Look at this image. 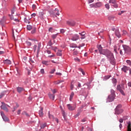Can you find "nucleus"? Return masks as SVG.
<instances>
[{
	"label": "nucleus",
	"instance_id": "obj_1",
	"mask_svg": "<svg viewBox=\"0 0 131 131\" xmlns=\"http://www.w3.org/2000/svg\"><path fill=\"white\" fill-rule=\"evenodd\" d=\"M97 48L98 50H95V53H98L99 51L100 55H104L105 57H107L111 63H114L115 59L114 58L113 53H111V51L108 49H103L101 45H98Z\"/></svg>",
	"mask_w": 131,
	"mask_h": 131
},
{
	"label": "nucleus",
	"instance_id": "obj_2",
	"mask_svg": "<svg viewBox=\"0 0 131 131\" xmlns=\"http://www.w3.org/2000/svg\"><path fill=\"white\" fill-rule=\"evenodd\" d=\"M122 105L121 104H119L117 105L115 108V114L117 115H119V114H121L123 113V109L121 108Z\"/></svg>",
	"mask_w": 131,
	"mask_h": 131
},
{
	"label": "nucleus",
	"instance_id": "obj_3",
	"mask_svg": "<svg viewBox=\"0 0 131 131\" xmlns=\"http://www.w3.org/2000/svg\"><path fill=\"white\" fill-rule=\"evenodd\" d=\"M60 11L56 8L54 10H53L52 12H50L51 15L53 16L54 18L57 17V16H59L60 13H59Z\"/></svg>",
	"mask_w": 131,
	"mask_h": 131
},
{
	"label": "nucleus",
	"instance_id": "obj_4",
	"mask_svg": "<svg viewBox=\"0 0 131 131\" xmlns=\"http://www.w3.org/2000/svg\"><path fill=\"white\" fill-rule=\"evenodd\" d=\"M123 48L125 52V54H127V55H131V49L129 47L126 45H124L123 46Z\"/></svg>",
	"mask_w": 131,
	"mask_h": 131
},
{
	"label": "nucleus",
	"instance_id": "obj_5",
	"mask_svg": "<svg viewBox=\"0 0 131 131\" xmlns=\"http://www.w3.org/2000/svg\"><path fill=\"white\" fill-rule=\"evenodd\" d=\"M41 47V43H38V46L37 45H34L33 46L34 51L36 52V50H37V54H38L40 51Z\"/></svg>",
	"mask_w": 131,
	"mask_h": 131
},
{
	"label": "nucleus",
	"instance_id": "obj_6",
	"mask_svg": "<svg viewBox=\"0 0 131 131\" xmlns=\"http://www.w3.org/2000/svg\"><path fill=\"white\" fill-rule=\"evenodd\" d=\"M1 114L4 121H9V118H8L7 116H6V115H5V113H4V112H1Z\"/></svg>",
	"mask_w": 131,
	"mask_h": 131
},
{
	"label": "nucleus",
	"instance_id": "obj_7",
	"mask_svg": "<svg viewBox=\"0 0 131 131\" xmlns=\"http://www.w3.org/2000/svg\"><path fill=\"white\" fill-rule=\"evenodd\" d=\"M117 90L121 93V94L123 95V96H124L125 94H124V92L122 90V88L120 86V85H118L117 88Z\"/></svg>",
	"mask_w": 131,
	"mask_h": 131
},
{
	"label": "nucleus",
	"instance_id": "obj_8",
	"mask_svg": "<svg viewBox=\"0 0 131 131\" xmlns=\"http://www.w3.org/2000/svg\"><path fill=\"white\" fill-rule=\"evenodd\" d=\"M114 98H115V95L111 94L108 96L107 100L108 101V102H112L114 100Z\"/></svg>",
	"mask_w": 131,
	"mask_h": 131
},
{
	"label": "nucleus",
	"instance_id": "obj_9",
	"mask_svg": "<svg viewBox=\"0 0 131 131\" xmlns=\"http://www.w3.org/2000/svg\"><path fill=\"white\" fill-rule=\"evenodd\" d=\"M79 39V36L77 34H75L74 36L72 37L71 40L73 41H75Z\"/></svg>",
	"mask_w": 131,
	"mask_h": 131
},
{
	"label": "nucleus",
	"instance_id": "obj_10",
	"mask_svg": "<svg viewBox=\"0 0 131 131\" xmlns=\"http://www.w3.org/2000/svg\"><path fill=\"white\" fill-rule=\"evenodd\" d=\"M5 95H9V92L8 91H4L0 94V99H2Z\"/></svg>",
	"mask_w": 131,
	"mask_h": 131
},
{
	"label": "nucleus",
	"instance_id": "obj_11",
	"mask_svg": "<svg viewBox=\"0 0 131 131\" xmlns=\"http://www.w3.org/2000/svg\"><path fill=\"white\" fill-rule=\"evenodd\" d=\"M1 109H3V110H4L5 111H6V112H9V110L7 107L6 104H4L1 105Z\"/></svg>",
	"mask_w": 131,
	"mask_h": 131
},
{
	"label": "nucleus",
	"instance_id": "obj_12",
	"mask_svg": "<svg viewBox=\"0 0 131 131\" xmlns=\"http://www.w3.org/2000/svg\"><path fill=\"white\" fill-rule=\"evenodd\" d=\"M115 34L117 37H118L119 38L121 37V35L120 34V32H119V30L116 29L115 30Z\"/></svg>",
	"mask_w": 131,
	"mask_h": 131
},
{
	"label": "nucleus",
	"instance_id": "obj_13",
	"mask_svg": "<svg viewBox=\"0 0 131 131\" xmlns=\"http://www.w3.org/2000/svg\"><path fill=\"white\" fill-rule=\"evenodd\" d=\"M67 23L68 25H70L71 26H74V25H75V21H74V20L68 21Z\"/></svg>",
	"mask_w": 131,
	"mask_h": 131
},
{
	"label": "nucleus",
	"instance_id": "obj_14",
	"mask_svg": "<svg viewBox=\"0 0 131 131\" xmlns=\"http://www.w3.org/2000/svg\"><path fill=\"white\" fill-rule=\"evenodd\" d=\"M43 15H45V13L42 12H39L38 17L40 18L41 20H43V19H45L43 17Z\"/></svg>",
	"mask_w": 131,
	"mask_h": 131
},
{
	"label": "nucleus",
	"instance_id": "obj_15",
	"mask_svg": "<svg viewBox=\"0 0 131 131\" xmlns=\"http://www.w3.org/2000/svg\"><path fill=\"white\" fill-rule=\"evenodd\" d=\"M67 107L70 111H73L75 109V107L72 106L70 104H67Z\"/></svg>",
	"mask_w": 131,
	"mask_h": 131
},
{
	"label": "nucleus",
	"instance_id": "obj_16",
	"mask_svg": "<svg viewBox=\"0 0 131 131\" xmlns=\"http://www.w3.org/2000/svg\"><path fill=\"white\" fill-rule=\"evenodd\" d=\"M4 64H5V65H11V64H12V61L10 60L6 59L4 61Z\"/></svg>",
	"mask_w": 131,
	"mask_h": 131
},
{
	"label": "nucleus",
	"instance_id": "obj_17",
	"mask_svg": "<svg viewBox=\"0 0 131 131\" xmlns=\"http://www.w3.org/2000/svg\"><path fill=\"white\" fill-rule=\"evenodd\" d=\"M17 91L20 94V93H22V92H24L25 91L24 90V88H21V87H17L16 88Z\"/></svg>",
	"mask_w": 131,
	"mask_h": 131
},
{
	"label": "nucleus",
	"instance_id": "obj_18",
	"mask_svg": "<svg viewBox=\"0 0 131 131\" xmlns=\"http://www.w3.org/2000/svg\"><path fill=\"white\" fill-rule=\"evenodd\" d=\"M39 115L40 117H42V116H43V108H40V110L39 111Z\"/></svg>",
	"mask_w": 131,
	"mask_h": 131
},
{
	"label": "nucleus",
	"instance_id": "obj_19",
	"mask_svg": "<svg viewBox=\"0 0 131 131\" xmlns=\"http://www.w3.org/2000/svg\"><path fill=\"white\" fill-rule=\"evenodd\" d=\"M49 97L50 99L54 101L55 100V95L54 94H52L51 93H49L48 94Z\"/></svg>",
	"mask_w": 131,
	"mask_h": 131
},
{
	"label": "nucleus",
	"instance_id": "obj_20",
	"mask_svg": "<svg viewBox=\"0 0 131 131\" xmlns=\"http://www.w3.org/2000/svg\"><path fill=\"white\" fill-rule=\"evenodd\" d=\"M129 70V68L126 67V66H124V67H123L122 68V71H124L125 73H126V71Z\"/></svg>",
	"mask_w": 131,
	"mask_h": 131
},
{
	"label": "nucleus",
	"instance_id": "obj_21",
	"mask_svg": "<svg viewBox=\"0 0 131 131\" xmlns=\"http://www.w3.org/2000/svg\"><path fill=\"white\" fill-rule=\"evenodd\" d=\"M127 131H131V123L130 121L127 122Z\"/></svg>",
	"mask_w": 131,
	"mask_h": 131
},
{
	"label": "nucleus",
	"instance_id": "obj_22",
	"mask_svg": "<svg viewBox=\"0 0 131 131\" xmlns=\"http://www.w3.org/2000/svg\"><path fill=\"white\" fill-rule=\"evenodd\" d=\"M100 7H102V3L98 2L95 4V8H100Z\"/></svg>",
	"mask_w": 131,
	"mask_h": 131
},
{
	"label": "nucleus",
	"instance_id": "obj_23",
	"mask_svg": "<svg viewBox=\"0 0 131 131\" xmlns=\"http://www.w3.org/2000/svg\"><path fill=\"white\" fill-rule=\"evenodd\" d=\"M49 63H50V61H42V64H43V65H46V66H48L49 64Z\"/></svg>",
	"mask_w": 131,
	"mask_h": 131
},
{
	"label": "nucleus",
	"instance_id": "obj_24",
	"mask_svg": "<svg viewBox=\"0 0 131 131\" xmlns=\"http://www.w3.org/2000/svg\"><path fill=\"white\" fill-rule=\"evenodd\" d=\"M73 97H74V92H72L71 95L70 96V101H72V99H73Z\"/></svg>",
	"mask_w": 131,
	"mask_h": 131
},
{
	"label": "nucleus",
	"instance_id": "obj_25",
	"mask_svg": "<svg viewBox=\"0 0 131 131\" xmlns=\"http://www.w3.org/2000/svg\"><path fill=\"white\" fill-rule=\"evenodd\" d=\"M57 35H59V33H57V34H55L52 35L51 37L53 39H56V38H57Z\"/></svg>",
	"mask_w": 131,
	"mask_h": 131
},
{
	"label": "nucleus",
	"instance_id": "obj_26",
	"mask_svg": "<svg viewBox=\"0 0 131 131\" xmlns=\"http://www.w3.org/2000/svg\"><path fill=\"white\" fill-rule=\"evenodd\" d=\"M57 55L59 56V57H61V56H62V50H58L57 53Z\"/></svg>",
	"mask_w": 131,
	"mask_h": 131
},
{
	"label": "nucleus",
	"instance_id": "obj_27",
	"mask_svg": "<svg viewBox=\"0 0 131 131\" xmlns=\"http://www.w3.org/2000/svg\"><path fill=\"white\" fill-rule=\"evenodd\" d=\"M111 6L112 7H114V8H115L116 9H117V8H118V4L116 2L114 4H111Z\"/></svg>",
	"mask_w": 131,
	"mask_h": 131
},
{
	"label": "nucleus",
	"instance_id": "obj_28",
	"mask_svg": "<svg viewBox=\"0 0 131 131\" xmlns=\"http://www.w3.org/2000/svg\"><path fill=\"white\" fill-rule=\"evenodd\" d=\"M22 115H26V116H27V117H30V115H29V114H28V113H27L26 112H23L22 113Z\"/></svg>",
	"mask_w": 131,
	"mask_h": 131
},
{
	"label": "nucleus",
	"instance_id": "obj_29",
	"mask_svg": "<svg viewBox=\"0 0 131 131\" xmlns=\"http://www.w3.org/2000/svg\"><path fill=\"white\" fill-rule=\"evenodd\" d=\"M113 83H114L115 86L116 85V83H117V80L115 78H113L112 79Z\"/></svg>",
	"mask_w": 131,
	"mask_h": 131
},
{
	"label": "nucleus",
	"instance_id": "obj_30",
	"mask_svg": "<svg viewBox=\"0 0 131 131\" xmlns=\"http://www.w3.org/2000/svg\"><path fill=\"white\" fill-rule=\"evenodd\" d=\"M70 48H77V45L76 44L72 43L70 45Z\"/></svg>",
	"mask_w": 131,
	"mask_h": 131
},
{
	"label": "nucleus",
	"instance_id": "obj_31",
	"mask_svg": "<svg viewBox=\"0 0 131 131\" xmlns=\"http://www.w3.org/2000/svg\"><path fill=\"white\" fill-rule=\"evenodd\" d=\"M36 32V28L35 27L33 28V30L31 31L32 34H34Z\"/></svg>",
	"mask_w": 131,
	"mask_h": 131
},
{
	"label": "nucleus",
	"instance_id": "obj_32",
	"mask_svg": "<svg viewBox=\"0 0 131 131\" xmlns=\"http://www.w3.org/2000/svg\"><path fill=\"white\" fill-rule=\"evenodd\" d=\"M27 29L29 31L31 30L32 29V26L31 25H27Z\"/></svg>",
	"mask_w": 131,
	"mask_h": 131
},
{
	"label": "nucleus",
	"instance_id": "obj_33",
	"mask_svg": "<svg viewBox=\"0 0 131 131\" xmlns=\"http://www.w3.org/2000/svg\"><path fill=\"white\" fill-rule=\"evenodd\" d=\"M80 113H81V111H79V110H78V113L75 116V117H78V116H79V115H80Z\"/></svg>",
	"mask_w": 131,
	"mask_h": 131
},
{
	"label": "nucleus",
	"instance_id": "obj_34",
	"mask_svg": "<svg viewBox=\"0 0 131 131\" xmlns=\"http://www.w3.org/2000/svg\"><path fill=\"white\" fill-rule=\"evenodd\" d=\"M46 126H47V124L46 123H44L40 125L41 128H45Z\"/></svg>",
	"mask_w": 131,
	"mask_h": 131
},
{
	"label": "nucleus",
	"instance_id": "obj_35",
	"mask_svg": "<svg viewBox=\"0 0 131 131\" xmlns=\"http://www.w3.org/2000/svg\"><path fill=\"white\" fill-rule=\"evenodd\" d=\"M115 3H116V0H110L109 1V3L111 4V5L115 4Z\"/></svg>",
	"mask_w": 131,
	"mask_h": 131
},
{
	"label": "nucleus",
	"instance_id": "obj_36",
	"mask_svg": "<svg viewBox=\"0 0 131 131\" xmlns=\"http://www.w3.org/2000/svg\"><path fill=\"white\" fill-rule=\"evenodd\" d=\"M110 77H111V76L107 75L105 76L104 78V80H107V79H109Z\"/></svg>",
	"mask_w": 131,
	"mask_h": 131
},
{
	"label": "nucleus",
	"instance_id": "obj_37",
	"mask_svg": "<svg viewBox=\"0 0 131 131\" xmlns=\"http://www.w3.org/2000/svg\"><path fill=\"white\" fill-rule=\"evenodd\" d=\"M73 82V81L72 82V83L71 84V91H73V89H74V85L73 84H72Z\"/></svg>",
	"mask_w": 131,
	"mask_h": 131
},
{
	"label": "nucleus",
	"instance_id": "obj_38",
	"mask_svg": "<svg viewBox=\"0 0 131 131\" xmlns=\"http://www.w3.org/2000/svg\"><path fill=\"white\" fill-rule=\"evenodd\" d=\"M55 71H56L55 69H53L51 70V71L50 72V74H53V73H54Z\"/></svg>",
	"mask_w": 131,
	"mask_h": 131
},
{
	"label": "nucleus",
	"instance_id": "obj_39",
	"mask_svg": "<svg viewBox=\"0 0 131 131\" xmlns=\"http://www.w3.org/2000/svg\"><path fill=\"white\" fill-rule=\"evenodd\" d=\"M111 95H114V96H115V91H114L113 89L111 90Z\"/></svg>",
	"mask_w": 131,
	"mask_h": 131
},
{
	"label": "nucleus",
	"instance_id": "obj_40",
	"mask_svg": "<svg viewBox=\"0 0 131 131\" xmlns=\"http://www.w3.org/2000/svg\"><path fill=\"white\" fill-rule=\"evenodd\" d=\"M49 117L50 118V119H54V116L50 114V113H49Z\"/></svg>",
	"mask_w": 131,
	"mask_h": 131
},
{
	"label": "nucleus",
	"instance_id": "obj_41",
	"mask_svg": "<svg viewBox=\"0 0 131 131\" xmlns=\"http://www.w3.org/2000/svg\"><path fill=\"white\" fill-rule=\"evenodd\" d=\"M48 45L50 46V47H52V46H53L52 40H50V41L48 42Z\"/></svg>",
	"mask_w": 131,
	"mask_h": 131
},
{
	"label": "nucleus",
	"instance_id": "obj_42",
	"mask_svg": "<svg viewBox=\"0 0 131 131\" xmlns=\"http://www.w3.org/2000/svg\"><path fill=\"white\" fill-rule=\"evenodd\" d=\"M24 20H25V23H28V24H30V21H29V20L28 19H27V18H25Z\"/></svg>",
	"mask_w": 131,
	"mask_h": 131
},
{
	"label": "nucleus",
	"instance_id": "obj_43",
	"mask_svg": "<svg viewBox=\"0 0 131 131\" xmlns=\"http://www.w3.org/2000/svg\"><path fill=\"white\" fill-rule=\"evenodd\" d=\"M73 55H75V56H76L77 55H78V51H75L74 52H73Z\"/></svg>",
	"mask_w": 131,
	"mask_h": 131
},
{
	"label": "nucleus",
	"instance_id": "obj_44",
	"mask_svg": "<svg viewBox=\"0 0 131 131\" xmlns=\"http://www.w3.org/2000/svg\"><path fill=\"white\" fill-rule=\"evenodd\" d=\"M63 80L55 81V84H59V83H61V82H63Z\"/></svg>",
	"mask_w": 131,
	"mask_h": 131
},
{
	"label": "nucleus",
	"instance_id": "obj_45",
	"mask_svg": "<svg viewBox=\"0 0 131 131\" xmlns=\"http://www.w3.org/2000/svg\"><path fill=\"white\" fill-rule=\"evenodd\" d=\"M81 122H86L85 123H88V121H86V118H83V119L81 120Z\"/></svg>",
	"mask_w": 131,
	"mask_h": 131
},
{
	"label": "nucleus",
	"instance_id": "obj_46",
	"mask_svg": "<svg viewBox=\"0 0 131 131\" xmlns=\"http://www.w3.org/2000/svg\"><path fill=\"white\" fill-rule=\"evenodd\" d=\"M108 20H114V16H109L108 17Z\"/></svg>",
	"mask_w": 131,
	"mask_h": 131
},
{
	"label": "nucleus",
	"instance_id": "obj_47",
	"mask_svg": "<svg viewBox=\"0 0 131 131\" xmlns=\"http://www.w3.org/2000/svg\"><path fill=\"white\" fill-rule=\"evenodd\" d=\"M105 8L107 9V10H109V9H110V5H109V4H106Z\"/></svg>",
	"mask_w": 131,
	"mask_h": 131
},
{
	"label": "nucleus",
	"instance_id": "obj_48",
	"mask_svg": "<svg viewBox=\"0 0 131 131\" xmlns=\"http://www.w3.org/2000/svg\"><path fill=\"white\" fill-rule=\"evenodd\" d=\"M126 63L129 65V66H131V61L129 60H126Z\"/></svg>",
	"mask_w": 131,
	"mask_h": 131
},
{
	"label": "nucleus",
	"instance_id": "obj_49",
	"mask_svg": "<svg viewBox=\"0 0 131 131\" xmlns=\"http://www.w3.org/2000/svg\"><path fill=\"white\" fill-rule=\"evenodd\" d=\"M80 35L81 36H84L85 35V33L84 32H82L81 33H79Z\"/></svg>",
	"mask_w": 131,
	"mask_h": 131
},
{
	"label": "nucleus",
	"instance_id": "obj_50",
	"mask_svg": "<svg viewBox=\"0 0 131 131\" xmlns=\"http://www.w3.org/2000/svg\"><path fill=\"white\" fill-rule=\"evenodd\" d=\"M26 43H27V45H28V46H29V47H30V46H31V42H30L29 41H26Z\"/></svg>",
	"mask_w": 131,
	"mask_h": 131
},
{
	"label": "nucleus",
	"instance_id": "obj_51",
	"mask_svg": "<svg viewBox=\"0 0 131 131\" xmlns=\"http://www.w3.org/2000/svg\"><path fill=\"white\" fill-rule=\"evenodd\" d=\"M122 32H123V35H126V34H127V32L126 31H125V30H123V31H122Z\"/></svg>",
	"mask_w": 131,
	"mask_h": 131
},
{
	"label": "nucleus",
	"instance_id": "obj_52",
	"mask_svg": "<svg viewBox=\"0 0 131 131\" xmlns=\"http://www.w3.org/2000/svg\"><path fill=\"white\" fill-rule=\"evenodd\" d=\"M51 91L53 94H56L57 93V90L56 89L52 90Z\"/></svg>",
	"mask_w": 131,
	"mask_h": 131
},
{
	"label": "nucleus",
	"instance_id": "obj_53",
	"mask_svg": "<svg viewBox=\"0 0 131 131\" xmlns=\"http://www.w3.org/2000/svg\"><path fill=\"white\" fill-rule=\"evenodd\" d=\"M90 7H91V8H96V4H91Z\"/></svg>",
	"mask_w": 131,
	"mask_h": 131
},
{
	"label": "nucleus",
	"instance_id": "obj_54",
	"mask_svg": "<svg viewBox=\"0 0 131 131\" xmlns=\"http://www.w3.org/2000/svg\"><path fill=\"white\" fill-rule=\"evenodd\" d=\"M65 33V30L64 29H60V33Z\"/></svg>",
	"mask_w": 131,
	"mask_h": 131
},
{
	"label": "nucleus",
	"instance_id": "obj_55",
	"mask_svg": "<svg viewBox=\"0 0 131 131\" xmlns=\"http://www.w3.org/2000/svg\"><path fill=\"white\" fill-rule=\"evenodd\" d=\"M32 9H33V10H35V9H36V6L35 4H33L32 5Z\"/></svg>",
	"mask_w": 131,
	"mask_h": 131
},
{
	"label": "nucleus",
	"instance_id": "obj_56",
	"mask_svg": "<svg viewBox=\"0 0 131 131\" xmlns=\"http://www.w3.org/2000/svg\"><path fill=\"white\" fill-rule=\"evenodd\" d=\"M40 72L42 74H43L45 73V70L43 69H41Z\"/></svg>",
	"mask_w": 131,
	"mask_h": 131
},
{
	"label": "nucleus",
	"instance_id": "obj_57",
	"mask_svg": "<svg viewBox=\"0 0 131 131\" xmlns=\"http://www.w3.org/2000/svg\"><path fill=\"white\" fill-rule=\"evenodd\" d=\"M49 32H53V28H50L49 29Z\"/></svg>",
	"mask_w": 131,
	"mask_h": 131
},
{
	"label": "nucleus",
	"instance_id": "obj_58",
	"mask_svg": "<svg viewBox=\"0 0 131 131\" xmlns=\"http://www.w3.org/2000/svg\"><path fill=\"white\" fill-rule=\"evenodd\" d=\"M119 122H120V123H122V122H123V119H120L119 120Z\"/></svg>",
	"mask_w": 131,
	"mask_h": 131
},
{
	"label": "nucleus",
	"instance_id": "obj_59",
	"mask_svg": "<svg viewBox=\"0 0 131 131\" xmlns=\"http://www.w3.org/2000/svg\"><path fill=\"white\" fill-rule=\"evenodd\" d=\"M30 63H34V61H33V60H32V58H30Z\"/></svg>",
	"mask_w": 131,
	"mask_h": 131
},
{
	"label": "nucleus",
	"instance_id": "obj_60",
	"mask_svg": "<svg viewBox=\"0 0 131 131\" xmlns=\"http://www.w3.org/2000/svg\"><path fill=\"white\" fill-rule=\"evenodd\" d=\"M89 4H91L92 3H94V0H89L88 1Z\"/></svg>",
	"mask_w": 131,
	"mask_h": 131
},
{
	"label": "nucleus",
	"instance_id": "obj_61",
	"mask_svg": "<svg viewBox=\"0 0 131 131\" xmlns=\"http://www.w3.org/2000/svg\"><path fill=\"white\" fill-rule=\"evenodd\" d=\"M114 52L117 53V49L116 48V46H114Z\"/></svg>",
	"mask_w": 131,
	"mask_h": 131
},
{
	"label": "nucleus",
	"instance_id": "obj_62",
	"mask_svg": "<svg viewBox=\"0 0 131 131\" xmlns=\"http://www.w3.org/2000/svg\"><path fill=\"white\" fill-rule=\"evenodd\" d=\"M85 38V35L81 36V39H84Z\"/></svg>",
	"mask_w": 131,
	"mask_h": 131
},
{
	"label": "nucleus",
	"instance_id": "obj_63",
	"mask_svg": "<svg viewBox=\"0 0 131 131\" xmlns=\"http://www.w3.org/2000/svg\"><path fill=\"white\" fill-rule=\"evenodd\" d=\"M62 114L63 116V117H65V112L64 111H62Z\"/></svg>",
	"mask_w": 131,
	"mask_h": 131
},
{
	"label": "nucleus",
	"instance_id": "obj_64",
	"mask_svg": "<svg viewBox=\"0 0 131 131\" xmlns=\"http://www.w3.org/2000/svg\"><path fill=\"white\" fill-rule=\"evenodd\" d=\"M21 113V110H18L17 111V114L18 115H19V114Z\"/></svg>",
	"mask_w": 131,
	"mask_h": 131
}]
</instances>
